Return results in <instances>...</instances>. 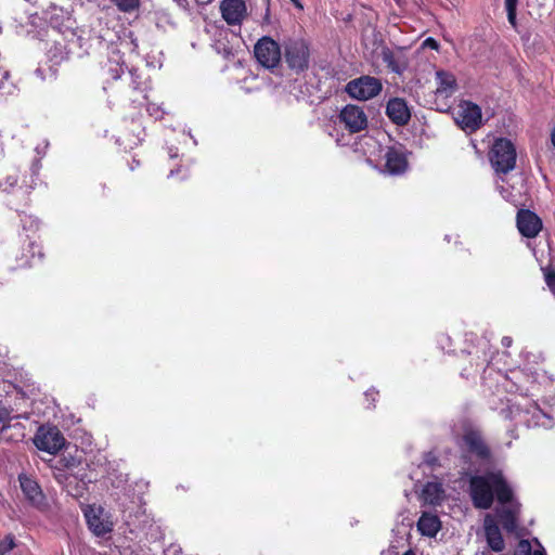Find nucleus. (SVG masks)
Masks as SVG:
<instances>
[{
	"mask_svg": "<svg viewBox=\"0 0 555 555\" xmlns=\"http://www.w3.org/2000/svg\"><path fill=\"white\" fill-rule=\"evenodd\" d=\"M12 411L3 405H0V434L10 427Z\"/></svg>",
	"mask_w": 555,
	"mask_h": 555,
	"instance_id": "23",
	"label": "nucleus"
},
{
	"mask_svg": "<svg viewBox=\"0 0 555 555\" xmlns=\"http://www.w3.org/2000/svg\"><path fill=\"white\" fill-rule=\"evenodd\" d=\"M518 0H505V8L506 11H514L516 10Z\"/></svg>",
	"mask_w": 555,
	"mask_h": 555,
	"instance_id": "32",
	"label": "nucleus"
},
{
	"mask_svg": "<svg viewBox=\"0 0 555 555\" xmlns=\"http://www.w3.org/2000/svg\"><path fill=\"white\" fill-rule=\"evenodd\" d=\"M17 184V177L16 176H9L4 182L0 183V188L4 192H9L12 188H14Z\"/></svg>",
	"mask_w": 555,
	"mask_h": 555,
	"instance_id": "27",
	"label": "nucleus"
},
{
	"mask_svg": "<svg viewBox=\"0 0 555 555\" xmlns=\"http://www.w3.org/2000/svg\"><path fill=\"white\" fill-rule=\"evenodd\" d=\"M504 340H505V343H503V346L511 345V341L507 340V337H504L503 341Z\"/></svg>",
	"mask_w": 555,
	"mask_h": 555,
	"instance_id": "40",
	"label": "nucleus"
},
{
	"mask_svg": "<svg viewBox=\"0 0 555 555\" xmlns=\"http://www.w3.org/2000/svg\"><path fill=\"white\" fill-rule=\"evenodd\" d=\"M424 463L430 467L434 468L436 466H440V462L438 456L434 452H428L424 456Z\"/></svg>",
	"mask_w": 555,
	"mask_h": 555,
	"instance_id": "26",
	"label": "nucleus"
},
{
	"mask_svg": "<svg viewBox=\"0 0 555 555\" xmlns=\"http://www.w3.org/2000/svg\"><path fill=\"white\" fill-rule=\"evenodd\" d=\"M386 115L397 126H405L411 119L410 108L401 98H392L387 102Z\"/></svg>",
	"mask_w": 555,
	"mask_h": 555,
	"instance_id": "16",
	"label": "nucleus"
},
{
	"mask_svg": "<svg viewBox=\"0 0 555 555\" xmlns=\"http://www.w3.org/2000/svg\"><path fill=\"white\" fill-rule=\"evenodd\" d=\"M533 555H546L543 551H535Z\"/></svg>",
	"mask_w": 555,
	"mask_h": 555,
	"instance_id": "38",
	"label": "nucleus"
},
{
	"mask_svg": "<svg viewBox=\"0 0 555 555\" xmlns=\"http://www.w3.org/2000/svg\"><path fill=\"white\" fill-rule=\"evenodd\" d=\"M130 75L133 78L134 88H138L139 83L135 80V78L138 77L137 70H130Z\"/></svg>",
	"mask_w": 555,
	"mask_h": 555,
	"instance_id": "35",
	"label": "nucleus"
},
{
	"mask_svg": "<svg viewBox=\"0 0 555 555\" xmlns=\"http://www.w3.org/2000/svg\"><path fill=\"white\" fill-rule=\"evenodd\" d=\"M461 375H462L463 377H467L466 369H464V370L461 372Z\"/></svg>",
	"mask_w": 555,
	"mask_h": 555,
	"instance_id": "44",
	"label": "nucleus"
},
{
	"mask_svg": "<svg viewBox=\"0 0 555 555\" xmlns=\"http://www.w3.org/2000/svg\"><path fill=\"white\" fill-rule=\"evenodd\" d=\"M382 90L383 83L380 79L370 75H363L354 78L350 80L345 87L347 94L350 98L359 101L371 100L377 96Z\"/></svg>",
	"mask_w": 555,
	"mask_h": 555,
	"instance_id": "6",
	"label": "nucleus"
},
{
	"mask_svg": "<svg viewBox=\"0 0 555 555\" xmlns=\"http://www.w3.org/2000/svg\"><path fill=\"white\" fill-rule=\"evenodd\" d=\"M422 498L429 505H439L443 501L444 489L440 482L429 481L422 490Z\"/></svg>",
	"mask_w": 555,
	"mask_h": 555,
	"instance_id": "20",
	"label": "nucleus"
},
{
	"mask_svg": "<svg viewBox=\"0 0 555 555\" xmlns=\"http://www.w3.org/2000/svg\"><path fill=\"white\" fill-rule=\"evenodd\" d=\"M457 444L463 463H469L473 457L480 463L489 464L492 462L491 449L478 429L468 428L464 430Z\"/></svg>",
	"mask_w": 555,
	"mask_h": 555,
	"instance_id": "2",
	"label": "nucleus"
},
{
	"mask_svg": "<svg viewBox=\"0 0 555 555\" xmlns=\"http://www.w3.org/2000/svg\"><path fill=\"white\" fill-rule=\"evenodd\" d=\"M483 529L488 546L493 552H502L505 548V541L499 524L495 522L490 515L485 518Z\"/></svg>",
	"mask_w": 555,
	"mask_h": 555,
	"instance_id": "18",
	"label": "nucleus"
},
{
	"mask_svg": "<svg viewBox=\"0 0 555 555\" xmlns=\"http://www.w3.org/2000/svg\"><path fill=\"white\" fill-rule=\"evenodd\" d=\"M506 12H507V20H508V22L513 26H515V24H516V10H514V11H506Z\"/></svg>",
	"mask_w": 555,
	"mask_h": 555,
	"instance_id": "33",
	"label": "nucleus"
},
{
	"mask_svg": "<svg viewBox=\"0 0 555 555\" xmlns=\"http://www.w3.org/2000/svg\"><path fill=\"white\" fill-rule=\"evenodd\" d=\"M380 56H382L383 62L387 65V67L392 73H396V74L402 73V67H401L398 59L396 57V54L393 53V51L391 49H389L388 47H384L380 51Z\"/></svg>",
	"mask_w": 555,
	"mask_h": 555,
	"instance_id": "22",
	"label": "nucleus"
},
{
	"mask_svg": "<svg viewBox=\"0 0 555 555\" xmlns=\"http://www.w3.org/2000/svg\"><path fill=\"white\" fill-rule=\"evenodd\" d=\"M289 1L295 5V8L299 9V10H304V5L300 0H289Z\"/></svg>",
	"mask_w": 555,
	"mask_h": 555,
	"instance_id": "34",
	"label": "nucleus"
},
{
	"mask_svg": "<svg viewBox=\"0 0 555 555\" xmlns=\"http://www.w3.org/2000/svg\"><path fill=\"white\" fill-rule=\"evenodd\" d=\"M132 44L134 46V48L138 47V43L134 40H132Z\"/></svg>",
	"mask_w": 555,
	"mask_h": 555,
	"instance_id": "46",
	"label": "nucleus"
},
{
	"mask_svg": "<svg viewBox=\"0 0 555 555\" xmlns=\"http://www.w3.org/2000/svg\"><path fill=\"white\" fill-rule=\"evenodd\" d=\"M468 494L477 509H489L496 500L502 507L495 509L499 524L511 534L517 533L520 517V504L514 501V491L502 470H487L485 474H472L468 478Z\"/></svg>",
	"mask_w": 555,
	"mask_h": 555,
	"instance_id": "1",
	"label": "nucleus"
},
{
	"mask_svg": "<svg viewBox=\"0 0 555 555\" xmlns=\"http://www.w3.org/2000/svg\"><path fill=\"white\" fill-rule=\"evenodd\" d=\"M409 166L406 150L403 145L389 146L385 153V167L391 175L403 173Z\"/></svg>",
	"mask_w": 555,
	"mask_h": 555,
	"instance_id": "14",
	"label": "nucleus"
},
{
	"mask_svg": "<svg viewBox=\"0 0 555 555\" xmlns=\"http://www.w3.org/2000/svg\"><path fill=\"white\" fill-rule=\"evenodd\" d=\"M512 374H513V377H509V378L514 385L511 388V391H516V392H520V393H524L525 391H527V389H524L519 384H517L515 382V379H519V377L522 376V373L521 372H512Z\"/></svg>",
	"mask_w": 555,
	"mask_h": 555,
	"instance_id": "28",
	"label": "nucleus"
},
{
	"mask_svg": "<svg viewBox=\"0 0 555 555\" xmlns=\"http://www.w3.org/2000/svg\"><path fill=\"white\" fill-rule=\"evenodd\" d=\"M122 73V67H120L116 74L113 75L114 78H118L120 76V74Z\"/></svg>",
	"mask_w": 555,
	"mask_h": 555,
	"instance_id": "37",
	"label": "nucleus"
},
{
	"mask_svg": "<svg viewBox=\"0 0 555 555\" xmlns=\"http://www.w3.org/2000/svg\"><path fill=\"white\" fill-rule=\"evenodd\" d=\"M33 225H35V228H38V222H37V220H31V224H30V227H33Z\"/></svg>",
	"mask_w": 555,
	"mask_h": 555,
	"instance_id": "39",
	"label": "nucleus"
},
{
	"mask_svg": "<svg viewBox=\"0 0 555 555\" xmlns=\"http://www.w3.org/2000/svg\"><path fill=\"white\" fill-rule=\"evenodd\" d=\"M441 528V521L439 517L431 513L424 512L418 521L417 529L418 531L426 537L434 538L438 533Z\"/></svg>",
	"mask_w": 555,
	"mask_h": 555,
	"instance_id": "19",
	"label": "nucleus"
},
{
	"mask_svg": "<svg viewBox=\"0 0 555 555\" xmlns=\"http://www.w3.org/2000/svg\"><path fill=\"white\" fill-rule=\"evenodd\" d=\"M117 8L122 12H133L139 9L140 0H114Z\"/></svg>",
	"mask_w": 555,
	"mask_h": 555,
	"instance_id": "24",
	"label": "nucleus"
},
{
	"mask_svg": "<svg viewBox=\"0 0 555 555\" xmlns=\"http://www.w3.org/2000/svg\"><path fill=\"white\" fill-rule=\"evenodd\" d=\"M65 467L69 469L70 473L65 477L61 474L55 475V478L59 482H64L65 488L70 495L75 498L82 496L88 485L95 480V475L89 469L88 465L74 472V468L76 467L74 459L66 460Z\"/></svg>",
	"mask_w": 555,
	"mask_h": 555,
	"instance_id": "3",
	"label": "nucleus"
},
{
	"mask_svg": "<svg viewBox=\"0 0 555 555\" xmlns=\"http://www.w3.org/2000/svg\"><path fill=\"white\" fill-rule=\"evenodd\" d=\"M34 442L39 450L55 454L63 448L65 439L56 427H40Z\"/></svg>",
	"mask_w": 555,
	"mask_h": 555,
	"instance_id": "10",
	"label": "nucleus"
},
{
	"mask_svg": "<svg viewBox=\"0 0 555 555\" xmlns=\"http://www.w3.org/2000/svg\"><path fill=\"white\" fill-rule=\"evenodd\" d=\"M516 222L519 233L528 238L537 237L543 227L541 218L529 209H519Z\"/></svg>",
	"mask_w": 555,
	"mask_h": 555,
	"instance_id": "13",
	"label": "nucleus"
},
{
	"mask_svg": "<svg viewBox=\"0 0 555 555\" xmlns=\"http://www.w3.org/2000/svg\"><path fill=\"white\" fill-rule=\"evenodd\" d=\"M44 18L49 24L60 31L73 28V21L69 11L63 8L51 5L44 11Z\"/></svg>",
	"mask_w": 555,
	"mask_h": 555,
	"instance_id": "17",
	"label": "nucleus"
},
{
	"mask_svg": "<svg viewBox=\"0 0 555 555\" xmlns=\"http://www.w3.org/2000/svg\"><path fill=\"white\" fill-rule=\"evenodd\" d=\"M516 149L506 138L496 139L489 152V160L498 173L506 175L515 168Z\"/></svg>",
	"mask_w": 555,
	"mask_h": 555,
	"instance_id": "4",
	"label": "nucleus"
},
{
	"mask_svg": "<svg viewBox=\"0 0 555 555\" xmlns=\"http://www.w3.org/2000/svg\"><path fill=\"white\" fill-rule=\"evenodd\" d=\"M437 77V92L446 95H451L456 90V79L453 74L444 70H438Z\"/></svg>",
	"mask_w": 555,
	"mask_h": 555,
	"instance_id": "21",
	"label": "nucleus"
},
{
	"mask_svg": "<svg viewBox=\"0 0 555 555\" xmlns=\"http://www.w3.org/2000/svg\"><path fill=\"white\" fill-rule=\"evenodd\" d=\"M504 340H505V343H503V346L511 345V341L507 340V337H504L503 341Z\"/></svg>",
	"mask_w": 555,
	"mask_h": 555,
	"instance_id": "42",
	"label": "nucleus"
},
{
	"mask_svg": "<svg viewBox=\"0 0 555 555\" xmlns=\"http://www.w3.org/2000/svg\"><path fill=\"white\" fill-rule=\"evenodd\" d=\"M504 340H505V343H503V346L511 345V341L507 340V337H504L503 341Z\"/></svg>",
	"mask_w": 555,
	"mask_h": 555,
	"instance_id": "41",
	"label": "nucleus"
},
{
	"mask_svg": "<svg viewBox=\"0 0 555 555\" xmlns=\"http://www.w3.org/2000/svg\"><path fill=\"white\" fill-rule=\"evenodd\" d=\"M89 529L98 537H102L113 530V521L103 507L87 505L82 508Z\"/></svg>",
	"mask_w": 555,
	"mask_h": 555,
	"instance_id": "9",
	"label": "nucleus"
},
{
	"mask_svg": "<svg viewBox=\"0 0 555 555\" xmlns=\"http://www.w3.org/2000/svg\"><path fill=\"white\" fill-rule=\"evenodd\" d=\"M456 124L466 132H475L482 125V114L479 105L472 101H462L459 105Z\"/></svg>",
	"mask_w": 555,
	"mask_h": 555,
	"instance_id": "8",
	"label": "nucleus"
},
{
	"mask_svg": "<svg viewBox=\"0 0 555 555\" xmlns=\"http://www.w3.org/2000/svg\"><path fill=\"white\" fill-rule=\"evenodd\" d=\"M519 548L525 552L527 555L531 552V545L528 540H520L518 544Z\"/></svg>",
	"mask_w": 555,
	"mask_h": 555,
	"instance_id": "31",
	"label": "nucleus"
},
{
	"mask_svg": "<svg viewBox=\"0 0 555 555\" xmlns=\"http://www.w3.org/2000/svg\"><path fill=\"white\" fill-rule=\"evenodd\" d=\"M14 545L13 535L8 534L3 538H0V555L9 553L14 547Z\"/></svg>",
	"mask_w": 555,
	"mask_h": 555,
	"instance_id": "25",
	"label": "nucleus"
},
{
	"mask_svg": "<svg viewBox=\"0 0 555 555\" xmlns=\"http://www.w3.org/2000/svg\"><path fill=\"white\" fill-rule=\"evenodd\" d=\"M222 18L230 26L241 25L247 15L244 0H222L220 3Z\"/></svg>",
	"mask_w": 555,
	"mask_h": 555,
	"instance_id": "15",
	"label": "nucleus"
},
{
	"mask_svg": "<svg viewBox=\"0 0 555 555\" xmlns=\"http://www.w3.org/2000/svg\"><path fill=\"white\" fill-rule=\"evenodd\" d=\"M423 46L426 47V48H430L433 50H438L439 49V43L436 39L431 38V37H428L424 40L423 42Z\"/></svg>",
	"mask_w": 555,
	"mask_h": 555,
	"instance_id": "30",
	"label": "nucleus"
},
{
	"mask_svg": "<svg viewBox=\"0 0 555 555\" xmlns=\"http://www.w3.org/2000/svg\"><path fill=\"white\" fill-rule=\"evenodd\" d=\"M403 555H415L411 550L406 551Z\"/></svg>",
	"mask_w": 555,
	"mask_h": 555,
	"instance_id": "45",
	"label": "nucleus"
},
{
	"mask_svg": "<svg viewBox=\"0 0 555 555\" xmlns=\"http://www.w3.org/2000/svg\"><path fill=\"white\" fill-rule=\"evenodd\" d=\"M551 141H552V144L555 147V125H554V128L552 129V132H551Z\"/></svg>",
	"mask_w": 555,
	"mask_h": 555,
	"instance_id": "36",
	"label": "nucleus"
},
{
	"mask_svg": "<svg viewBox=\"0 0 555 555\" xmlns=\"http://www.w3.org/2000/svg\"><path fill=\"white\" fill-rule=\"evenodd\" d=\"M371 395H373V392H366V393H365V396H366V397H369V396H371Z\"/></svg>",
	"mask_w": 555,
	"mask_h": 555,
	"instance_id": "47",
	"label": "nucleus"
},
{
	"mask_svg": "<svg viewBox=\"0 0 555 555\" xmlns=\"http://www.w3.org/2000/svg\"><path fill=\"white\" fill-rule=\"evenodd\" d=\"M18 481L25 499L31 506L41 511L48 507L47 498L35 479L26 475H20Z\"/></svg>",
	"mask_w": 555,
	"mask_h": 555,
	"instance_id": "12",
	"label": "nucleus"
},
{
	"mask_svg": "<svg viewBox=\"0 0 555 555\" xmlns=\"http://www.w3.org/2000/svg\"><path fill=\"white\" fill-rule=\"evenodd\" d=\"M284 59L287 66L302 73L308 69L310 62V47L304 38H287L283 42Z\"/></svg>",
	"mask_w": 555,
	"mask_h": 555,
	"instance_id": "5",
	"label": "nucleus"
},
{
	"mask_svg": "<svg viewBox=\"0 0 555 555\" xmlns=\"http://www.w3.org/2000/svg\"><path fill=\"white\" fill-rule=\"evenodd\" d=\"M545 283L551 289H555V270L548 269L545 274Z\"/></svg>",
	"mask_w": 555,
	"mask_h": 555,
	"instance_id": "29",
	"label": "nucleus"
},
{
	"mask_svg": "<svg viewBox=\"0 0 555 555\" xmlns=\"http://www.w3.org/2000/svg\"><path fill=\"white\" fill-rule=\"evenodd\" d=\"M504 340H505V343H503V346L511 345V341L507 340V337H504L503 341Z\"/></svg>",
	"mask_w": 555,
	"mask_h": 555,
	"instance_id": "43",
	"label": "nucleus"
},
{
	"mask_svg": "<svg viewBox=\"0 0 555 555\" xmlns=\"http://www.w3.org/2000/svg\"><path fill=\"white\" fill-rule=\"evenodd\" d=\"M339 120L350 133L360 132L367 127V117L364 111L353 104H348L341 109Z\"/></svg>",
	"mask_w": 555,
	"mask_h": 555,
	"instance_id": "11",
	"label": "nucleus"
},
{
	"mask_svg": "<svg viewBox=\"0 0 555 555\" xmlns=\"http://www.w3.org/2000/svg\"><path fill=\"white\" fill-rule=\"evenodd\" d=\"M254 55L266 68H274L281 61V46L269 36L261 37L254 47Z\"/></svg>",
	"mask_w": 555,
	"mask_h": 555,
	"instance_id": "7",
	"label": "nucleus"
}]
</instances>
